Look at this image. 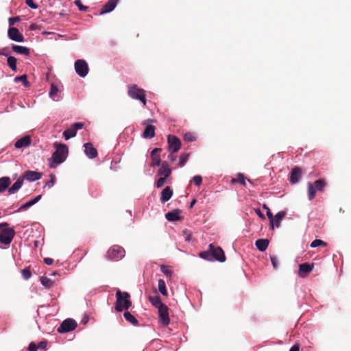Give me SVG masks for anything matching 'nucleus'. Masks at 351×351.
<instances>
[{"mask_svg":"<svg viewBox=\"0 0 351 351\" xmlns=\"http://www.w3.org/2000/svg\"><path fill=\"white\" fill-rule=\"evenodd\" d=\"M56 148L53 153L52 156L49 158L50 167L55 168L58 165L63 162L68 154V147L64 144H55Z\"/></svg>","mask_w":351,"mask_h":351,"instance_id":"obj_1","label":"nucleus"},{"mask_svg":"<svg viewBox=\"0 0 351 351\" xmlns=\"http://www.w3.org/2000/svg\"><path fill=\"white\" fill-rule=\"evenodd\" d=\"M115 310L121 312L123 308L128 310L132 306L130 295L128 292H121L117 290L116 292Z\"/></svg>","mask_w":351,"mask_h":351,"instance_id":"obj_2","label":"nucleus"},{"mask_svg":"<svg viewBox=\"0 0 351 351\" xmlns=\"http://www.w3.org/2000/svg\"><path fill=\"white\" fill-rule=\"evenodd\" d=\"M327 183L324 179H319L315 180L313 183H308V198L312 200L315 198L316 191L323 192Z\"/></svg>","mask_w":351,"mask_h":351,"instance_id":"obj_3","label":"nucleus"},{"mask_svg":"<svg viewBox=\"0 0 351 351\" xmlns=\"http://www.w3.org/2000/svg\"><path fill=\"white\" fill-rule=\"evenodd\" d=\"M128 94L132 99L139 100L144 106H146V92L145 90L140 88L136 84H132L128 86Z\"/></svg>","mask_w":351,"mask_h":351,"instance_id":"obj_4","label":"nucleus"},{"mask_svg":"<svg viewBox=\"0 0 351 351\" xmlns=\"http://www.w3.org/2000/svg\"><path fill=\"white\" fill-rule=\"evenodd\" d=\"M125 256L124 249L117 245L112 246L107 252L106 257L112 261L121 260Z\"/></svg>","mask_w":351,"mask_h":351,"instance_id":"obj_5","label":"nucleus"},{"mask_svg":"<svg viewBox=\"0 0 351 351\" xmlns=\"http://www.w3.org/2000/svg\"><path fill=\"white\" fill-rule=\"evenodd\" d=\"M15 235V231L12 228H3L0 232V242L2 244L8 245L13 240Z\"/></svg>","mask_w":351,"mask_h":351,"instance_id":"obj_6","label":"nucleus"},{"mask_svg":"<svg viewBox=\"0 0 351 351\" xmlns=\"http://www.w3.org/2000/svg\"><path fill=\"white\" fill-rule=\"evenodd\" d=\"M77 326V322L74 319L69 318L62 322L57 331L59 333L68 332L75 329Z\"/></svg>","mask_w":351,"mask_h":351,"instance_id":"obj_7","label":"nucleus"},{"mask_svg":"<svg viewBox=\"0 0 351 351\" xmlns=\"http://www.w3.org/2000/svg\"><path fill=\"white\" fill-rule=\"evenodd\" d=\"M168 149L172 153L177 152L181 147V141L176 136H167Z\"/></svg>","mask_w":351,"mask_h":351,"instance_id":"obj_8","label":"nucleus"},{"mask_svg":"<svg viewBox=\"0 0 351 351\" xmlns=\"http://www.w3.org/2000/svg\"><path fill=\"white\" fill-rule=\"evenodd\" d=\"M75 70L78 75L84 77L88 73V66L84 60H77L75 62Z\"/></svg>","mask_w":351,"mask_h":351,"instance_id":"obj_9","label":"nucleus"},{"mask_svg":"<svg viewBox=\"0 0 351 351\" xmlns=\"http://www.w3.org/2000/svg\"><path fill=\"white\" fill-rule=\"evenodd\" d=\"M209 248L211 249L213 261L215 260L221 263L226 261L224 252L221 247H215L213 244H210Z\"/></svg>","mask_w":351,"mask_h":351,"instance_id":"obj_10","label":"nucleus"},{"mask_svg":"<svg viewBox=\"0 0 351 351\" xmlns=\"http://www.w3.org/2000/svg\"><path fill=\"white\" fill-rule=\"evenodd\" d=\"M160 317V322L164 326H167L170 323L169 317V308L166 304L158 308Z\"/></svg>","mask_w":351,"mask_h":351,"instance_id":"obj_11","label":"nucleus"},{"mask_svg":"<svg viewBox=\"0 0 351 351\" xmlns=\"http://www.w3.org/2000/svg\"><path fill=\"white\" fill-rule=\"evenodd\" d=\"M10 39L16 42H23L24 37L16 27H10L8 32Z\"/></svg>","mask_w":351,"mask_h":351,"instance_id":"obj_12","label":"nucleus"},{"mask_svg":"<svg viewBox=\"0 0 351 351\" xmlns=\"http://www.w3.org/2000/svg\"><path fill=\"white\" fill-rule=\"evenodd\" d=\"M313 264L307 263L300 264L299 265L298 275L302 278H305L313 270Z\"/></svg>","mask_w":351,"mask_h":351,"instance_id":"obj_13","label":"nucleus"},{"mask_svg":"<svg viewBox=\"0 0 351 351\" xmlns=\"http://www.w3.org/2000/svg\"><path fill=\"white\" fill-rule=\"evenodd\" d=\"M41 178H42V173L35 171H26L22 177L23 180L24 179H25L28 181L38 180Z\"/></svg>","mask_w":351,"mask_h":351,"instance_id":"obj_14","label":"nucleus"},{"mask_svg":"<svg viewBox=\"0 0 351 351\" xmlns=\"http://www.w3.org/2000/svg\"><path fill=\"white\" fill-rule=\"evenodd\" d=\"M301 176L302 169L298 167H293L290 173V182L291 184H296L300 180Z\"/></svg>","mask_w":351,"mask_h":351,"instance_id":"obj_15","label":"nucleus"},{"mask_svg":"<svg viewBox=\"0 0 351 351\" xmlns=\"http://www.w3.org/2000/svg\"><path fill=\"white\" fill-rule=\"evenodd\" d=\"M119 0H109L106 2L100 11V14H104L112 12L117 5Z\"/></svg>","mask_w":351,"mask_h":351,"instance_id":"obj_16","label":"nucleus"},{"mask_svg":"<svg viewBox=\"0 0 351 351\" xmlns=\"http://www.w3.org/2000/svg\"><path fill=\"white\" fill-rule=\"evenodd\" d=\"M160 148H154L151 152L152 166H159L161 162L159 153L161 152Z\"/></svg>","mask_w":351,"mask_h":351,"instance_id":"obj_17","label":"nucleus"},{"mask_svg":"<svg viewBox=\"0 0 351 351\" xmlns=\"http://www.w3.org/2000/svg\"><path fill=\"white\" fill-rule=\"evenodd\" d=\"M85 154L90 158H95L97 156V151L93 147L91 143H86L84 144Z\"/></svg>","mask_w":351,"mask_h":351,"instance_id":"obj_18","label":"nucleus"},{"mask_svg":"<svg viewBox=\"0 0 351 351\" xmlns=\"http://www.w3.org/2000/svg\"><path fill=\"white\" fill-rule=\"evenodd\" d=\"M31 144V138L29 136H25L20 139H19L14 144V146L16 149H21L23 147H27L29 146Z\"/></svg>","mask_w":351,"mask_h":351,"instance_id":"obj_19","label":"nucleus"},{"mask_svg":"<svg viewBox=\"0 0 351 351\" xmlns=\"http://www.w3.org/2000/svg\"><path fill=\"white\" fill-rule=\"evenodd\" d=\"M173 190L170 186H166L161 192L160 202L165 203L169 201L173 195Z\"/></svg>","mask_w":351,"mask_h":351,"instance_id":"obj_20","label":"nucleus"},{"mask_svg":"<svg viewBox=\"0 0 351 351\" xmlns=\"http://www.w3.org/2000/svg\"><path fill=\"white\" fill-rule=\"evenodd\" d=\"M12 49L14 53L17 54H21L26 56H29L30 54L29 49L24 46L12 45Z\"/></svg>","mask_w":351,"mask_h":351,"instance_id":"obj_21","label":"nucleus"},{"mask_svg":"<svg viewBox=\"0 0 351 351\" xmlns=\"http://www.w3.org/2000/svg\"><path fill=\"white\" fill-rule=\"evenodd\" d=\"M171 173V170L169 167V165L167 162H165L162 164L160 168L158 169V174L165 178H168Z\"/></svg>","mask_w":351,"mask_h":351,"instance_id":"obj_22","label":"nucleus"},{"mask_svg":"<svg viewBox=\"0 0 351 351\" xmlns=\"http://www.w3.org/2000/svg\"><path fill=\"white\" fill-rule=\"evenodd\" d=\"M181 210L179 209L173 210L165 214V218L169 221H174L180 219V214Z\"/></svg>","mask_w":351,"mask_h":351,"instance_id":"obj_23","label":"nucleus"},{"mask_svg":"<svg viewBox=\"0 0 351 351\" xmlns=\"http://www.w3.org/2000/svg\"><path fill=\"white\" fill-rule=\"evenodd\" d=\"M269 243V241L268 239H260L256 241L255 245L259 251L265 252L267 250Z\"/></svg>","mask_w":351,"mask_h":351,"instance_id":"obj_24","label":"nucleus"},{"mask_svg":"<svg viewBox=\"0 0 351 351\" xmlns=\"http://www.w3.org/2000/svg\"><path fill=\"white\" fill-rule=\"evenodd\" d=\"M155 126L152 125H148L144 130L143 133V137L145 138H152L155 136Z\"/></svg>","mask_w":351,"mask_h":351,"instance_id":"obj_25","label":"nucleus"},{"mask_svg":"<svg viewBox=\"0 0 351 351\" xmlns=\"http://www.w3.org/2000/svg\"><path fill=\"white\" fill-rule=\"evenodd\" d=\"M41 197H42V195H39L36 196L35 198H34L33 199H31V200L27 202L26 203H25L22 206H21V207L18 209V211L26 210L27 208H29L30 206L34 205L36 203H37L41 199Z\"/></svg>","mask_w":351,"mask_h":351,"instance_id":"obj_26","label":"nucleus"},{"mask_svg":"<svg viewBox=\"0 0 351 351\" xmlns=\"http://www.w3.org/2000/svg\"><path fill=\"white\" fill-rule=\"evenodd\" d=\"M23 183V180L22 178H19L16 182L13 184V185L8 189V192L10 194L14 193L16 191L19 190L22 186Z\"/></svg>","mask_w":351,"mask_h":351,"instance_id":"obj_27","label":"nucleus"},{"mask_svg":"<svg viewBox=\"0 0 351 351\" xmlns=\"http://www.w3.org/2000/svg\"><path fill=\"white\" fill-rule=\"evenodd\" d=\"M149 300L151 304L157 308L165 305V304L162 302L161 299L158 295L149 296Z\"/></svg>","mask_w":351,"mask_h":351,"instance_id":"obj_28","label":"nucleus"},{"mask_svg":"<svg viewBox=\"0 0 351 351\" xmlns=\"http://www.w3.org/2000/svg\"><path fill=\"white\" fill-rule=\"evenodd\" d=\"M11 180L9 177H3L0 178V193H3L10 184Z\"/></svg>","mask_w":351,"mask_h":351,"instance_id":"obj_29","label":"nucleus"},{"mask_svg":"<svg viewBox=\"0 0 351 351\" xmlns=\"http://www.w3.org/2000/svg\"><path fill=\"white\" fill-rule=\"evenodd\" d=\"M124 318L132 325L136 326H138V321L137 319L132 315L129 311H125L123 313Z\"/></svg>","mask_w":351,"mask_h":351,"instance_id":"obj_30","label":"nucleus"},{"mask_svg":"<svg viewBox=\"0 0 351 351\" xmlns=\"http://www.w3.org/2000/svg\"><path fill=\"white\" fill-rule=\"evenodd\" d=\"M285 215H286V213L284 211L278 212L274 217V226H276L277 228H278L280 226V221L285 217Z\"/></svg>","mask_w":351,"mask_h":351,"instance_id":"obj_31","label":"nucleus"},{"mask_svg":"<svg viewBox=\"0 0 351 351\" xmlns=\"http://www.w3.org/2000/svg\"><path fill=\"white\" fill-rule=\"evenodd\" d=\"M8 64L9 67L13 71H16L17 66H16V62L17 60L14 56H8L7 59Z\"/></svg>","mask_w":351,"mask_h":351,"instance_id":"obj_32","label":"nucleus"},{"mask_svg":"<svg viewBox=\"0 0 351 351\" xmlns=\"http://www.w3.org/2000/svg\"><path fill=\"white\" fill-rule=\"evenodd\" d=\"M77 132L72 128V126L64 130L63 132V136L66 140H69L71 138L75 136Z\"/></svg>","mask_w":351,"mask_h":351,"instance_id":"obj_33","label":"nucleus"},{"mask_svg":"<svg viewBox=\"0 0 351 351\" xmlns=\"http://www.w3.org/2000/svg\"><path fill=\"white\" fill-rule=\"evenodd\" d=\"M41 284L47 289H49L53 287L54 282L51 280L50 278L43 276L40 278Z\"/></svg>","mask_w":351,"mask_h":351,"instance_id":"obj_34","label":"nucleus"},{"mask_svg":"<svg viewBox=\"0 0 351 351\" xmlns=\"http://www.w3.org/2000/svg\"><path fill=\"white\" fill-rule=\"evenodd\" d=\"M199 257L207 261H213L211 249L208 247V250L201 252L199 254Z\"/></svg>","mask_w":351,"mask_h":351,"instance_id":"obj_35","label":"nucleus"},{"mask_svg":"<svg viewBox=\"0 0 351 351\" xmlns=\"http://www.w3.org/2000/svg\"><path fill=\"white\" fill-rule=\"evenodd\" d=\"M263 208L265 210H266V214H267V216L268 219H269L270 226L271 227V229L274 230V216H273V214L271 213L269 208L266 204H263Z\"/></svg>","mask_w":351,"mask_h":351,"instance_id":"obj_36","label":"nucleus"},{"mask_svg":"<svg viewBox=\"0 0 351 351\" xmlns=\"http://www.w3.org/2000/svg\"><path fill=\"white\" fill-rule=\"evenodd\" d=\"M158 290L163 295H167V291L166 289L165 282L162 279L158 280Z\"/></svg>","mask_w":351,"mask_h":351,"instance_id":"obj_37","label":"nucleus"},{"mask_svg":"<svg viewBox=\"0 0 351 351\" xmlns=\"http://www.w3.org/2000/svg\"><path fill=\"white\" fill-rule=\"evenodd\" d=\"M14 80L15 82H22L25 87L29 86V83L27 81V76L25 74L21 76H16Z\"/></svg>","mask_w":351,"mask_h":351,"instance_id":"obj_38","label":"nucleus"},{"mask_svg":"<svg viewBox=\"0 0 351 351\" xmlns=\"http://www.w3.org/2000/svg\"><path fill=\"white\" fill-rule=\"evenodd\" d=\"M232 183H235L237 182H239L241 184H242L243 186L246 185V181H245V177L244 175L241 173H238L237 175V179H232L231 180Z\"/></svg>","mask_w":351,"mask_h":351,"instance_id":"obj_39","label":"nucleus"},{"mask_svg":"<svg viewBox=\"0 0 351 351\" xmlns=\"http://www.w3.org/2000/svg\"><path fill=\"white\" fill-rule=\"evenodd\" d=\"M320 245H322V246H326L327 245V243L326 242H324V241L322 240H320V239H315L314 241H313L311 243V247L314 248V247H318V246H320Z\"/></svg>","mask_w":351,"mask_h":351,"instance_id":"obj_40","label":"nucleus"},{"mask_svg":"<svg viewBox=\"0 0 351 351\" xmlns=\"http://www.w3.org/2000/svg\"><path fill=\"white\" fill-rule=\"evenodd\" d=\"M75 5L78 8V9L82 12H87L88 10V6H85L82 4L81 0H75L74 2Z\"/></svg>","mask_w":351,"mask_h":351,"instance_id":"obj_41","label":"nucleus"},{"mask_svg":"<svg viewBox=\"0 0 351 351\" xmlns=\"http://www.w3.org/2000/svg\"><path fill=\"white\" fill-rule=\"evenodd\" d=\"M196 136L191 132H186L184 135V140L186 142H193L195 141Z\"/></svg>","mask_w":351,"mask_h":351,"instance_id":"obj_42","label":"nucleus"},{"mask_svg":"<svg viewBox=\"0 0 351 351\" xmlns=\"http://www.w3.org/2000/svg\"><path fill=\"white\" fill-rule=\"evenodd\" d=\"M189 157V154H181L180 157L179 165L180 167H183L185 165V163L186 162V161L188 160Z\"/></svg>","mask_w":351,"mask_h":351,"instance_id":"obj_43","label":"nucleus"},{"mask_svg":"<svg viewBox=\"0 0 351 351\" xmlns=\"http://www.w3.org/2000/svg\"><path fill=\"white\" fill-rule=\"evenodd\" d=\"M160 271L167 276H170L172 274L169 267L166 265H161Z\"/></svg>","mask_w":351,"mask_h":351,"instance_id":"obj_44","label":"nucleus"},{"mask_svg":"<svg viewBox=\"0 0 351 351\" xmlns=\"http://www.w3.org/2000/svg\"><path fill=\"white\" fill-rule=\"evenodd\" d=\"M21 274L23 278L25 280H28L32 276L31 271L29 268H25L22 269Z\"/></svg>","mask_w":351,"mask_h":351,"instance_id":"obj_45","label":"nucleus"},{"mask_svg":"<svg viewBox=\"0 0 351 351\" xmlns=\"http://www.w3.org/2000/svg\"><path fill=\"white\" fill-rule=\"evenodd\" d=\"M58 92V87L56 86H55L53 84H52L51 86L49 95L51 98H53V99H54V97H55V95H56Z\"/></svg>","mask_w":351,"mask_h":351,"instance_id":"obj_46","label":"nucleus"},{"mask_svg":"<svg viewBox=\"0 0 351 351\" xmlns=\"http://www.w3.org/2000/svg\"><path fill=\"white\" fill-rule=\"evenodd\" d=\"M56 182V176L53 174L50 175V180L47 182L45 184V186H53Z\"/></svg>","mask_w":351,"mask_h":351,"instance_id":"obj_47","label":"nucleus"},{"mask_svg":"<svg viewBox=\"0 0 351 351\" xmlns=\"http://www.w3.org/2000/svg\"><path fill=\"white\" fill-rule=\"evenodd\" d=\"M193 181L194 182V183L196 186H199L202 184V178L200 176H195L193 178Z\"/></svg>","mask_w":351,"mask_h":351,"instance_id":"obj_48","label":"nucleus"},{"mask_svg":"<svg viewBox=\"0 0 351 351\" xmlns=\"http://www.w3.org/2000/svg\"><path fill=\"white\" fill-rule=\"evenodd\" d=\"M165 180H166L165 178L160 176V178L156 182V187L157 188L162 187L165 184Z\"/></svg>","mask_w":351,"mask_h":351,"instance_id":"obj_49","label":"nucleus"},{"mask_svg":"<svg viewBox=\"0 0 351 351\" xmlns=\"http://www.w3.org/2000/svg\"><path fill=\"white\" fill-rule=\"evenodd\" d=\"M25 3L32 9L38 8V5L34 2L33 0H25Z\"/></svg>","mask_w":351,"mask_h":351,"instance_id":"obj_50","label":"nucleus"},{"mask_svg":"<svg viewBox=\"0 0 351 351\" xmlns=\"http://www.w3.org/2000/svg\"><path fill=\"white\" fill-rule=\"evenodd\" d=\"M21 20L19 16L11 17L9 19V25L12 26L16 22H18Z\"/></svg>","mask_w":351,"mask_h":351,"instance_id":"obj_51","label":"nucleus"},{"mask_svg":"<svg viewBox=\"0 0 351 351\" xmlns=\"http://www.w3.org/2000/svg\"><path fill=\"white\" fill-rule=\"evenodd\" d=\"M270 258H271V261L274 268H275V269L277 268L278 264L277 257L276 256L273 255V256H271Z\"/></svg>","mask_w":351,"mask_h":351,"instance_id":"obj_52","label":"nucleus"},{"mask_svg":"<svg viewBox=\"0 0 351 351\" xmlns=\"http://www.w3.org/2000/svg\"><path fill=\"white\" fill-rule=\"evenodd\" d=\"M71 126L77 132L78 130L82 129L84 127V123L81 122H77Z\"/></svg>","mask_w":351,"mask_h":351,"instance_id":"obj_53","label":"nucleus"},{"mask_svg":"<svg viewBox=\"0 0 351 351\" xmlns=\"http://www.w3.org/2000/svg\"><path fill=\"white\" fill-rule=\"evenodd\" d=\"M38 347L34 342H31L28 346V351H37Z\"/></svg>","mask_w":351,"mask_h":351,"instance_id":"obj_54","label":"nucleus"},{"mask_svg":"<svg viewBox=\"0 0 351 351\" xmlns=\"http://www.w3.org/2000/svg\"><path fill=\"white\" fill-rule=\"evenodd\" d=\"M47 342L46 341H43L38 343L37 345L38 348L45 350L47 348Z\"/></svg>","mask_w":351,"mask_h":351,"instance_id":"obj_55","label":"nucleus"},{"mask_svg":"<svg viewBox=\"0 0 351 351\" xmlns=\"http://www.w3.org/2000/svg\"><path fill=\"white\" fill-rule=\"evenodd\" d=\"M9 53H10V51L5 47L2 48V49H0V55H1V56H8V57Z\"/></svg>","mask_w":351,"mask_h":351,"instance_id":"obj_56","label":"nucleus"},{"mask_svg":"<svg viewBox=\"0 0 351 351\" xmlns=\"http://www.w3.org/2000/svg\"><path fill=\"white\" fill-rule=\"evenodd\" d=\"M44 263L47 265H51L53 263V260L51 258H44Z\"/></svg>","mask_w":351,"mask_h":351,"instance_id":"obj_57","label":"nucleus"},{"mask_svg":"<svg viewBox=\"0 0 351 351\" xmlns=\"http://www.w3.org/2000/svg\"><path fill=\"white\" fill-rule=\"evenodd\" d=\"M255 212L260 218H261L262 219H265V215L263 214L260 209H256Z\"/></svg>","mask_w":351,"mask_h":351,"instance_id":"obj_58","label":"nucleus"},{"mask_svg":"<svg viewBox=\"0 0 351 351\" xmlns=\"http://www.w3.org/2000/svg\"><path fill=\"white\" fill-rule=\"evenodd\" d=\"M289 351H300V346L299 344H295L293 345L291 349L289 350Z\"/></svg>","mask_w":351,"mask_h":351,"instance_id":"obj_59","label":"nucleus"},{"mask_svg":"<svg viewBox=\"0 0 351 351\" xmlns=\"http://www.w3.org/2000/svg\"><path fill=\"white\" fill-rule=\"evenodd\" d=\"M169 158L171 160L174 161L176 160V156L173 155V153L171 152V154L169 155Z\"/></svg>","mask_w":351,"mask_h":351,"instance_id":"obj_60","label":"nucleus"},{"mask_svg":"<svg viewBox=\"0 0 351 351\" xmlns=\"http://www.w3.org/2000/svg\"><path fill=\"white\" fill-rule=\"evenodd\" d=\"M36 28H37V25L35 23L31 24L29 26L30 30H35V29H36Z\"/></svg>","mask_w":351,"mask_h":351,"instance_id":"obj_61","label":"nucleus"},{"mask_svg":"<svg viewBox=\"0 0 351 351\" xmlns=\"http://www.w3.org/2000/svg\"><path fill=\"white\" fill-rule=\"evenodd\" d=\"M197 200L195 199H193L190 204L189 208H192L193 206L195 204Z\"/></svg>","mask_w":351,"mask_h":351,"instance_id":"obj_62","label":"nucleus"},{"mask_svg":"<svg viewBox=\"0 0 351 351\" xmlns=\"http://www.w3.org/2000/svg\"><path fill=\"white\" fill-rule=\"evenodd\" d=\"M1 227L4 228H8L9 224L7 222L1 223Z\"/></svg>","mask_w":351,"mask_h":351,"instance_id":"obj_63","label":"nucleus"},{"mask_svg":"<svg viewBox=\"0 0 351 351\" xmlns=\"http://www.w3.org/2000/svg\"><path fill=\"white\" fill-rule=\"evenodd\" d=\"M185 240L187 241H190L191 240V234L186 235L185 237Z\"/></svg>","mask_w":351,"mask_h":351,"instance_id":"obj_64","label":"nucleus"}]
</instances>
